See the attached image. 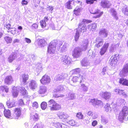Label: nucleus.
Here are the masks:
<instances>
[{"label": "nucleus", "mask_w": 128, "mask_h": 128, "mask_svg": "<svg viewBox=\"0 0 128 128\" xmlns=\"http://www.w3.org/2000/svg\"><path fill=\"white\" fill-rule=\"evenodd\" d=\"M72 2L74 3V2L73 0H70L67 2L66 4V7L68 9H72V7L70 4Z\"/></svg>", "instance_id": "nucleus-27"}, {"label": "nucleus", "mask_w": 128, "mask_h": 128, "mask_svg": "<svg viewBox=\"0 0 128 128\" xmlns=\"http://www.w3.org/2000/svg\"><path fill=\"white\" fill-rule=\"evenodd\" d=\"M128 74V63L124 65L122 70L120 71V75L122 78H120V80H127L124 77Z\"/></svg>", "instance_id": "nucleus-3"}, {"label": "nucleus", "mask_w": 128, "mask_h": 128, "mask_svg": "<svg viewBox=\"0 0 128 128\" xmlns=\"http://www.w3.org/2000/svg\"><path fill=\"white\" fill-rule=\"evenodd\" d=\"M41 107L42 109L43 110H45L47 107V104L46 102H43L41 104Z\"/></svg>", "instance_id": "nucleus-38"}, {"label": "nucleus", "mask_w": 128, "mask_h": 128, "mask_svg": "<svg viewBox=\"0 0 128 128\" xmlns=\"http://www.w3.org/2000/svg\"><path fill=\"white\" fill-rule=\"evenodd\" d=\"M122 12L126 16H128V7L124 8L122 9Z\"/></svg>", "instance_id": "nucleus-42"}, {"label": "nucleus", "mask_w": 128, "mask_h": 128, "mask_svg": "<svg viewBox=\"0 0 128 128\" xmlns=\"http://www.w3.org/2000/svg\"><path fill=\"white\" fill-rule=\"evenodd\" d=\"M18 92L16 91H14L12 92V95L14 97H16L18 95Z\"/></svg>", "instance_id": "nucleus-62"}, {"label": "nucleus", "mask_w": 128, "mask_h": 128, "mask_svg": "<svg viewBox=\"0 0 128 128\" xmlns=\"http://www.w3.org/2000/svg\"><path fill=\"white\" fill-rule=\"evenodd\" d=\"M97 42L98 43L96 44L95 46L97 48H99L101 46H102L103 44V40H101L100 41H98V38L96 39Z\"/></svg>", "instance_id": "nucleus-31"}, {"label": "nucleus", "mask_w": 128, "mask_h": 128, "mask_svg": "<svg viewBox=\"0 0 128 128\" xmlns=\"http://www.w3.org/2000/svg\"><path fill=\"white\" fill-rule=\"evenodd\" d=\"M96 0H86V2L87 4H92Z\"/></svg>", "instance_id": "nucleus-60"}, {"label": "nucleus", "mask_w": 128, "mask_h": 128, "mask_svg": "<svg viewBox=\"0 0 128 128\" xmlns=\"http://www.w3.org/2000/svg\"><path fill=\"white\" fill-rule=\"evenodd\" d=\"M5 91L6 93H8L9 91V88L7 86H0V92L3 96L4 91Z\"/></svg>", "instance_id": "nucleus-22"}, {"label": "nucleus", "mask_w": 128, "mask_h": 128, "mask_svg": "<svg viewBox=\"0 0 128 128\" xmlns=\"http://www.w3.org/2000/svg\"><path fill=\"white\" fill-rule=\"evenodd\" d=\"M4 27L6 28L8 30H10L11 27V25L9 24H6L4 25Z\"/></svg>", "instance_id": "nucleus-59"}, {"label": "nucleus", "mask_w": 128, "mask_h": 128, "mask_svg": "<svg viewBox=\"0 0 128 128\" xmlns=\"http://www.w3.org/2000/svg\"><path fill=\"white\" fill-rule=\"evenodd\" d=\"M113 56V57H112V58L118 61L120 58V55L118 54H114V55Z\"/></svg>", "instance_id": "nucleus-46"}, {"label": "nucleus", "mask_w": 128, "mask_h": 128, "mask_svg": "<svg viewBox=\"0 0 128 128\" xmlns=\"http://www.w3.org/2000/svg\"><path fill=\"white\" fill-rule=\"evenodd\" d=\"M10 32L12 34H14L16 32V29L14 28H10Z\"/></svg>", "instance_id": "nucleus-53"}, {"label": "nucleus", "mask_w": 128, "mask_h": 128, "mask_svg": "<svg viewBox=\"0 0 128 128\" xmlns=\"http://www.w3.org/2000/svg\"><path fill=\"white\" fill-rule=\"evenodd\" d=\"M17 54L16 52H12L11 54L8 59V62H12L14 60L17 58Z\"/></svg>", "instance_id": "nucleus-14"}, {"label": "nucleus", "mask_w": 128, "mask_h": 128, "mask_svg": "<svg viewBox=\"0 0 128 128\" xmlns=\"http://www.w3.org/2000/svg\"><path fill=\"white\" fill-rule=\"evenodd\" d=\"M46 44V42L44 39L40 40L38 43V45L41 47L44 46Z\"/></svg>", "instance_id": "nucleus-26"}, {"label": "nucleus", "mask_w": 128, "mask_h": 128, "mask_svg": "<svg viewBox=\"0 0 128 128\" xmlns=\"http://www.w3.org/2000/svg\"><path fill=\"white\" fill-rule=\"evenodd\" d=\"M110 12L114 18L117 20L118 19V14L114 8H111L110 10Z\"/></svg>", "instance_id": "nucleus-16"}, {"label": "nucleus", "mask_w": 128, "mask_h": 128, "mask_svg": "<svg viewBox=\"0 0 128 128\" xmlns=\"http://www.w3.org/2000/svg\"><path fill=\"white\" fill-rule=\"evenodd\" d=\"M97 25L96 24H91L88 26V28L90 31H94L96 30Z\"/></svg>", "instance_id": "nucleus-20"}, {"label": "nucleus", "mask_w": 128, "mask_h": 128, "mask_svg": "<svg viewBox=\"0 0 128 128\" xmlns=\"http://www.w3.org/2000/svg\"><path fill=\"white\" fill-rule=\"evenodd\" d=\"M68 46V44L64 43L62 47L61 48L60 50L61 52H63L66 50Z\"/></svg>", "instance_id": "nucleus-29"}, {"label": "nucleus", "mask_w": 128, "mask_h": 128, "mask_svg": "<svg viewBox=\"0 0 128 128\" xmlns=\"http://www.w3.org/2000/svg\"><path fill=\"white\" fill-rule=\"evenodd\" d=\"M18 103L20 106L24 105V103L22 99H20L18 100Z\"/></svg>", "instance_id": "nucleus-51"}, {"label": "nucleus", "mask_w": 128, "mask_h": 128, "mask_svg": "<svg viewBox=\"0 0 128 128\" xmlns=\"http://www.w3.org/2000/svg\"><path fill=\"white\" fill-rule=\"evenodd\" d=\"M108 34V31L106 29L102 28L100 29L99 32V35L103 38L106 37Z\"/></svg>", "instance_id": "nucleus-11"}, {"label": "nucleus", "mask_w": 128, "mask_h": 128, "mask_svg": "<svg viewBox=\"0 0 128 128\" xmlns=\"http://www.w3.org/2000/svg\"><path fill=\"white\" fill-rule=\"evenodd\" d=\"M62 62L64 64L68 65L71 63L72 60L70 57L68 55H64L60 58Z\"/></svg>", "instance_id": "nucleus-6"}, {"label": "nucleus", "mask_w": 128, "mask_h": 128, "mask_svg": "<svg viewBox=\"0 0 128 128\" xmlns=\"http://www.w3.org/2000/svg\"><path fill=\"white\" fill-rule=\"evenodd\" d=\"M54 8L52 6H48L47 8V10H49L50 13H52L53 12L52 10Z\"/></svg>", "instance_id": "nucleus-48"}, {"label": "nucleus", "mask_w": 128, "mask_h": 128, "mask_svg": "<svg viewBox=\"0 0 128 128\" xmlns=\"http://www.w3.org/2000/svg\"><path fill=\"white\" fill-rule=\"evenodd\" d=\"M46 90L44 88H41L39 91V93L40 94H44L46 92Z\"/></svg>", "instance_id": "nucleus-44"}, {"label": "nucleus", "mask_w": 128, "mask_h": 128, "mask_svg": "<svg viewBox=\"0 0 128 128\" xmlns=\"http://www.w3.org/2000/svg\"><path fill=\"white\" fill-rule=\"evenodd\" d=\"M81 10L80 8H76L74 10V13L76 16L79 15L80 14V12Z\"/></svg>", "instance_id": "nucleus-37"}, {"label": "nucleus", "mask_w": 128, "mask_h": 128, "mask_svg": "<svg viewBox=\"0 0 128 128\" xmlns=\"http://www.w3.org/2000/svg\"><path fill=\"white\" fill-rule=\"evenodd\" d=\"M22 80H27L28 78V76L27 74H24L21 76Z\"/></svg>", "instance_id": "nucleus-43"}, {"label": "nucleus", "mask_w": 128, "mask_h": 128, "mask_svg": "<svg viewBox=\"0 0 128 128\" xmlns=\"http://www.w3.org/2000/svg\"><path fill=\"white\" fill-rule=\"evenodd\" d=\"M58 116L60 119L63 121L68 120L69 116L67 114L62 112H59L58 114Z\"/></svg>", "instance_id": "nucleus-9"}, {"label": "nucleus", "mask_w": 128, "mask_h": 128, "mask_svg": "<svg viewBox=\"0 0 128 128\" xmlns=\"http://www.w3.org/2000/svg\"><path fill=\"white\" fill-rule=\"evenodd\" d=\"M4 116L7 118H10L11 117V113L10 111L8 109H5L4 111Z\"/></svg>", "instance_id": "nucleus-21"}, {"label": "nucleus", "mask_w": 128, "mask_h": 128, "mask_svg": "<svg viewBox=\"0 0 128 128\" xmlns=\"http://www.w3.org/2000/svg\"><path fill=\"white\" fill-rule=\"evenodd\" d=\"M48 17H45L43 20L40 21V24L42 28H44L46 26L48 23Z\"/></svg>", "instance_id": "nucleus-18"}, {"label": "nucleus", "mask_w": 128, "mask_h": 128, "mask_svg": "<svg viewBox=\"0 0 128 128\" xmlns=\"http://www.w3.org/2000/svg\"><path fill=\"white\" fill-rule=\"evenodd\" d=\"M23 55L22 54H19L18 55L17 57H18L19 58L18 59V60H20L22 59L23 57Z\"/></svg>", "instance_id": "nucleus-55"}, {"label": "nucleus", "mask_w": 128, "mask_h": 128, "mask_svg": "<svg viewBox=\"0 0 128 128\" xmlns=\"http://www.w3.org/2000/svg\"><path fill=\"white\" fill-rule=\"evenodd\" d=\"M49 107L51 110H58L61 108L60 105L57 103L54 100L52 99L48 101Z\"/></svg>", "instance_id": "nucleus-2"}, {"label": "nucleus", "mask_w": 128, "mask_h": 128, "mask_svg": "<svg viewBox=\"0 0 128 128\" xmlns=\"http://www.w3.org/2000/svg\"><path fill=\"white\" fill-rule=\"evenodd\" d=\"M76 117L79 120L82 119L83 118V115L81 112L77 113L76 115Z\"/></svg>", "instance_id": "nucleus-40"}, {"label": "nucleus", "mask_w": 128, "mask_h": 128, "mask_svg": "<svg viewBox=\"0 0 128 128\" xmlns=\"http://www.w3.org/2000/svg\"><path fill=\"white\" fill-rule=\"evenodd\" d=\"M114 91L116 92H118V94L120 95H122L123 96L124 98H126L128 96V95L124 92V90H120L118 89H116L114 90Z\"/></svg>", "instance_id": "nucleus-13"}, {"label": "nucleus", "mask_w": 128, "mask_h": 128, "mask_svg": "<svg viewBox=\"0 0 128 128\" xmlns=\"http://www.w3.org/2000/svg\"><path fill=\"white\" fill-rule=\"evenodd\" d=\"M4 40L7 44L11 43L12 41V38L9 36H6L5 37Z\"/></svg>", "instance_id": "nucleus-34"}, {"label": "nucleus", "mask_w": 128, "mask_h": 128, "mask_svg": "<svg viewBox=\"0 0 128 128\" xmlns=\"http://www.w3.org/2000/svg\"><path fill=\"white\" fill-rule=\"evenodd\" d=\"M62 127L61 128H69V126L67 125L62 124Z\"/></svg>", "instance_id": "nucleus-64"}, {"label": "nucleus", "mask_w": 128, "mask_h": 128, "mask_svg": "<svg viewBox=\"0 0 128 128\" xmlns=\"http://www.w3.org/2000/svg\"><path fill=\"white\" fill-rule=\"evenodd\" d=\"M36 71L38 72H40L41 71L42 69V65L38 63L36 66Z\"/></svg>", "instance_id": "nucleus-32"}, {"label": "nucleus", "mask_w": 128, "mask_h": 128, "mask_svg": "<svg viewBox=\"0 0 128 128\" xmlns=\"http://www.w3.org/2000/svg\"><path fill=\"white\" fill-rule=\"evenodd\" d=\"M82 54L81 49L79 47H76L72 52V56L74 58H78Z\"/></svg>", "instance_id": "nucleus-8"}, {"label": "nucleus", "mask_w": 128, "mask_h": 128, "mask_svg": "<svg viewBox=\"0 0 128 128\" xmlns=\"http://www.w3.org/2000/svg\"><path fill=\"white\" fill-rule=\"evenodd\" d=\"M32 106L33 107L35 108H38V103L36 102H34L33 103Z\"/></svg>", "instance_id": "nucleus-57"}, {"label": "nucleus", "mask_w": 128, "mask_h": 128, "mask_svg": "<svg viewBox=\"0 0 128 128\" xmlns=\"http://www.w3.org/2000/svg\"><path fill=\"white\" fill-rule=\"evenodd\" d=\"M14 111L16 115V118H18L21 115V108H16L14 109Z\"/></svg>", "instance_id": "nucleus-17"}, {"label": "nucleus", "mask_w": 128, "mask_h": 128, "mask_svg": "<svg viewBox=\"0 0 128 128\" xmlns=\"http://www.w3.org/2000/svg\"><path fill=\"white\" fill-rule=\"evenodd\" d=\"M118 47L117 44H112L110 46L109 50L111 52H115L118 48Z\"/></svg>", "instance_id": "nucleus-23"}, {"label": "nucleus", "mask_w": 128, "mask_h": 128, "mask_svg": "<svg viewBox=\"0 0 128 128\" xmlns=\"http://www.w3.org/2000/svg\"><path fill=\"white\" fill-rule=\"evenodd\" d=\"M84 77L82 76L79 75L78 76H74L72 77V80H83Z\"/></svg>", "instance_id": "nucleus-30"}, {"label": "nucleus", "mask_w": 128, "mask_h": 128, "mask_svg": "<svg viewBox=\"0 0 128 128\" xmlns=\"http://www.w3.org/2000/svg\"><path fill=\"white\" fill-rule=\"evenodd\" d=\"M81 64L82 66H87L89 65L90 63L88 61L84 59L81 62Z\"/></svg>", "instance_id": "nucleus-28"}, {"label": "nucleus", "mask_w": 128, "mask_h": 128, "mask_svg": "<svg viewBox=\"0 0 128 128\" xmlns=\"http://www.w3.org/2000/svg\"><path fill=\"white\" fill-rule=\"evenodd\" d=\"M38 27V25L36 23L34 24L32 26V28H37Z\"/></svg>", "instance_id": "nucleus-63"}, {"label": "nucleus", "mask_w": 128, "mask_h": 128, "mask_svg": "<svg viewBox=\"0 0 128 128\" xmlns=\"http://www.w3.org/2000/svg\"><path fill=\"white\" fill-rule=\"evenodd\" d=\"M89 42L88 39L84 40L82 43V44L81 46V50L82 51H85L86 50L88 44Z\"/></svg>", "instance_id": "nucleus-10"}, {"label": "nucleus", "mask_w": 128, "mask_h": 128, "mask_svg": "<svg viewBox=\"0 0 128 128\" xmlns=\"http://www.w3.org/2000/svg\"><path fill=\"white\" fill-rule=\"evenodd\" d=\"M50 80V79L48 76L47 75L45 74L42 76V79L40 80Z\"/></svg>", "instance_id": "nucleus-45"}, {"label": "nucleus", "mask_w": 128, "mask_h": 128, "mask_svg": "<svg viewBox=\"0 0 128 128\" xmlns=\"http://www.w3.org/2000/svg\"><path fill=\"white\" fill-rule=\"evenodd\" d=\"M120 83H122L123 85L128 86V80H120Z\"/></svg>", "instance_id": "nucleus-47"}, {"label": "nucleus", "mask_w": 128, "mask_h": 128, "mask_svg": "<svg viewBox=\"0 0 128 128\" xmlns=\"http://www.w3.org/2000/svg\"><path fill=\"white\" fill-rule=\"evenodd\" d=\"M118 119L120 121L123 122L124 120H128V108L126 106H124L119 112Z\"/></svg>", "instance_id": "nucleus-1"}, {"label": "nucleus", "mask_w": 128, "mask_h": 128, "mask_svg": "<svg viewBox=\"0 0 128 128\" xmlns=\"http://www.w3.org/2000/svg\"><path fill=\"white\" fill-rule=\"evenodd\" d=\"M63 89V87L61 86H59L55 90V91H54V92H58L60 91L61 90H62Z\"/></svg>", "instance_id": "nucleus-52"}, {"label": "nucleus", "mask_w": 128, "mask_h": 128, "mask_svg": "<svg viewBox=\"0 0 128 128\" xmlns=\"http://www.w3.org/2000/svg\"><path fill=\"white\" fill-rule=\"evenodd\" d=\"M108 46L109 44L108 43H105L104 44L102 48L100 49V55H102L105 53Z\"/></svg>", "instance_id": "nucleus-12"}, {"label": "nucleus", "mask_w": 128, "mask_h": 128, "mask_svg": "<svg viewBox=\"0 0 128 128\" xmlns=\"http://www.w3.org/2000/svg\"><path fill=\"white\" fill-rule=\"evenodd\" d=\"M22 88V90H21V92L22 94L24 95H25L26 94V90L25 89V88H23V89Z\"/></svg>", "instance_id": "nucleus-54"}, {"label": "nucleus", "mask_w": 128, "mask_h": 128, "mask_svg": "<svg viewBox=\"0 0 128 128\" xmlns=\"http://www.w3.org/2000/svg\"><path fill=\"white\" fill-rule=\"evenodd\" d=\"M36 86V84L34 83H32L31 85V88L32 90L35 89Z\"/></svg>", "instance_id": "nucleus-61"}, {"label": "nucleus", "mask_w": 128, "mask_h": 128, "mask_svg": "<svg viewBox=\"0 0 128 128\" xmlns=\"http://www.w3.org/2000/svg\"><path fill=\"white\" fill-rule=\"evenodd\" d=\"M76 30L77 31L76 33L75 36H74V39L76 41H77L78 40L80 36L79 34L80 33V32L79 31V30H78V29H76Z\"/></svg>", "instance_id": "nucleus-39"}, {"label": "nucleus", "mask_w": 128, "mask_h": 128, "mask_svg": "<svg viewBox=\"0 0 128 128\" xmlns=\"http://www.w3.org/2000/svg\"><path fill=\"white\" fill-rule=\"evenodd\" d=\"M80 71V68H77L72 70L71 72L72 74H79Z\"/></svg>", "instance_id": "nucleus-33"}, {"label": "nucleus", "mask_w": 128, "mask_h": 128, "mask_svg": "<svg viewBox=\"0 0 128 128\" xmlns=\"http://www.w3.org/2000/svg\"><path fill=\"white\" fill-rule=\"evenodd\" d=\"M31 118L33 119L34 121L38 120V114L36 113L34 114H32L30 116Z\"/></svg>", "instance_id": "nucleus-35"}, {"label": "nucleus", "mask_w": 128, "mask_h": 128, "mask_svg": "<svg viewBox=\"0 0 128 128\" xmlns=\"http://www.w3.org/2000/svg\"><path fill=\"white\" fill-rule=\"evenodd\" d=\"M6 104L8 108L15 107L16 106L15 104V102L9 100L7 102Z\"/></svg>", "instance_id": "nucleus-24"}, {"label": "nucleus", "mask_w": 128, "mask_h": 128, "mask_svg": "<svg viewBox=\"0 0 128 128\" xmlns=\"http://www.w3.org/2000/svg\"><path fill=\"white\" fill-rule=\"evenodd\" d=\"M56 45V41H53L50 42L48 48V52L49 53L53 54L55 53Z\"/></svg>", "instance_id": "nucleus-4"}, {"label": "nucleus", "mask_w": 128, "mask_h": 128, "mask_svg": "<svg viewBox=\"0 0 128 128\" xmlns=\"http://www.w3.org/2000/svg\"><path fill=\"white\" fill-rule=\"evenodd\" d=\"M105 110L106 112H110L111 110V108L110 104H106L104 106Z\"/></svg>", "instance_id": "nucleus-36"}, {"label": "nucleus", "mask_w": 128, "mask_h": 128, "mask_svg": "<svg viewBox=\"0 0 128 128\" xmlns=\"http://www.w3.org/2000/svg\"><path fill=\"white\" fill-rule=\"evenodd\" d=\"M90 11L91 13L95 15L93 17L96 18H100L103 14V12L98 9L95 10L94 8H92Z\"/></svg>", "instance_id": "nucleus-7"}, {"label": "nucleus", "mask_w": 128, "mask_h": 128, "mask_svg": "<svg viewBox=\"0 0 128 128\" xmlns=\"http://www.w3.org/2000/svg\"><path fill=\"white\" fill-rule=\"evenodd\" d=\"M68 123L70 125L72 126H74L75 124V121L73 120H71L69 121Z\"/></svg>", "instance_id": "nucleus-49"}, {"label": "nucleus", "mask_w": 128, "mask_h": 128, "mask_svg": "<svg viewBox=\"0 0 128 128\" xmlns=\"http://www.w3.org/2000/svg\"><path fill=\"white\" fill-rule=\"evenodd\" d=\"M55 126L56 128H61L62 124L60 122H57L55 124Z\"/></svg>", "instance_id": "nucleus-50"}, {"label": "nucleus", "mask_w": 128, "mask_h": 128, "mask_svg": "<svg viewBox=\"0 0 128 128\" xmlns=\"http://www.w3.org/2000/svg\"><path fill=\"white\" fill-rule=\"evenodd\" d=\"M64 77L62 76L58 75L57 76L56 79L58 80H61L64 79Z\"/></svg>", "instance_id": "nucleus-56"}, {"label": "nucleus", "mask_w": 128, "mask_h": 128, "mask_svg": "<svg viewBox=\"0 0 128 128\" xmlns=\"http://www.w3.org/2000/svg\"><path fill=\"white\" fill-rule=\"evenodd\" d=\"M112 56L110 60V65L112 66H115L116 64L118 61L112 58Z\"/></svg>", "instance_id": "nucleus-25"}, {"label": "nucleus", "mask_w": 128, "mask_h": 128, "mask_svg": "<svg viewBox=\"0 0 128 128\" xmlns=\"http://www.w3.org/2000/svg\"><path fill=\"white\" fill-rule=\"evenodd\" d=\"M101 6L104 8H108L111 5L110 3L108 1H102L101 2Z\"/></svg>", "instance_id": "nucleus-19"}, {"label": "nucleus", "mask_w": 128, "mask_h": 128, "mask_svg": "<svg viewBox=\"0 0 128 128\" xmlns=\"http://www.w3.org/2000/svg\"><path fill=\"white\" fill-rule=\"evenodd\" d=\"M100 94L103 98L106 100L109 99L111 95L110 93L107 92H102Z\"/></svg>", "instance_id": "nucleus-15"}, {"label": "nucleus", "mask_w": 128, "mask_h": 128, "mask_svg": "<svg viewBox=\"0 0 128 128\" xmlns=\"http://www.w3.org/2000/svg\"><path fill=\"white\" fill-rule=\"evenodd\" d=\"M91 22V21L85 19H84L81 23H80L78 26V29L80 32H81L82 30H84L83 32H86V27L85 23H88Z\"/></svg>", "instance_id": "nucleus-5"}, {"label": "nucleus", "mask_w": 128, "mask_h": 128, "mask_svg": "<svg viewBox=\"0 0 128 128\" xmlns=\"http://www.w3.org/2000/svg\"><path fill=\"white\" fill-rule=\"evenodd\" d=\"M52 26H54V24H52L51 26V28L54 30H59L61 29L60 27V26L59 27L58 25H56L55 26V28H53Z\"/></svg>", "instance_id": "nucleus-41"}, {"label": "nucleus", "mask_w": 128, "mask_h": 128, "mask_svg": "<svg viewBox=\"0 0 128 128\" xmlns=\"http://www.w3.org/2000/svg\"><path fill=\"white\" fill-rule=\"evenodd\" d=\"M60 96L58 94L54 93L52 95V98H58Z\"/></svg>", "instance_id": "nucleus-58"}]
</instances>
